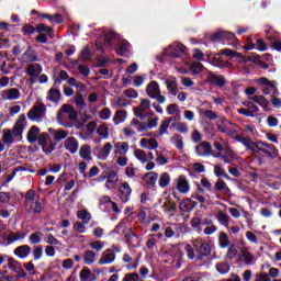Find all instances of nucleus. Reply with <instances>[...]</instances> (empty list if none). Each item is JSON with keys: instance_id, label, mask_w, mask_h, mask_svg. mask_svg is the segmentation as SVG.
I'll use <instances>...</instances> for the list:
<instances>
[{"instance_id": "338daca9", "label": "nucleus", "mask_w": 281, "mask_h": 281, "mask_svg": "<svg viewBox=\"0 0 281 281\" xmlns=\"http://www.w3.org/2000/svg\"><path fill=\"white\" fill-rule=\"evenodd\" d=\"M214 188H215V190H217V192L224 191V192H226V194L231 192L229 187H227V183L221 179L215 182Z\"/></svg>"}, {"instance_id": "412c9836", "label": "nucleus", "mask_w": 281, "mask_h": 281, "mask_svg": "<svg viewBox=\"0 0 281 281\" xmlns=\"http://www.w3.org/2000/svg\"><path fill=\"white\" fill-rule=\"evenodd\" d=\"M119 192H121V201L123 203H128L131 199V193L133 192V190L131 189V184H128V182L122 183L119 188Z\"/></svg>"}, {"instance_id": "dca6fc26", "label": "nucleus", "mask_w": 281, "mask_h": 281, "mask_svg": "<svg viewBox=\"0 0 281 281\" xmlns=\"http://www.w3.org/2000/svg\"><path fill=\"white\" fill-rule=\"evenodd\" d=\"M257 82L261 86V90L265 95H269L271 91L276 89V82L269 81L267 78H259Z\"/></svg>"}, {"instance_id": "1a4fd4ad", "label": "nucleus", "mask_w": 281, "mask_h": 281, "mask_svg": "<svg viewBox=\"0 0 281 281\" xmlns=\"http://www.w3.org/2000/svg\"><path fill=\"white\" fill-rule=\"evenodd\" d=\"M149 117L146 122H139V133H144L146 131H151V128H157V125L159 124V117L155 116L154 112H150Z\"/></svg>"}, {"instance_id": "72a5a7b5", "label": "nucleus", "mask_w": 281, "mask_h": 281, "mask_svg": "<svg viewBox=\"0 0 281 281\" xmlns=\"http://www.w3.org/2000/svg\"><path fill=\"white\" fill-rule=\"evenodd\" d=\"M161 209L164 210V212H175L177 210V204L175 203V201H172V198L168 195L165 199Z\"/></svg>"}, {"instance_id": "864d4df0", "label": "nucleus", "mask_w": 281, "mask_h": 281, "mask_svg": "<svg viewBox=\"0 0 281 281\" xmlns=\"http://www.w3.org/2000/svg\"><path fill=\"white\" fill-rule=\"evenodd\" d=\"M156 164H158V166H166L170 164V159L164 155V151L156 150Z\"/></svg>"}, {"instance_id": "58836bf2", "label": "nucleus", "mask_w": 281, "mask_h": 281, "mask_svg": "<svg viewBox=\"0 0 281 281\" xmlns=\"http://www.w3.org/2000/svg\"><path fill=\"white\" fill-rule=\"evenodd\" d=\"M170 181H171V178H170V173L168 172H162L158 177L159 188H162V189L168 188L170 186Z\"/></svg>"}, {"instance_id": "6ab92c4d", "label": "nucleus", "mask_w": 281, "mask_h": 281, "mask_svg": "<svg viewBox=\"0 0 281 281\" xmlns=\"http://www.w3.org/2000/svg\"><path fill=\"white\" fill-rule=\"evenodd\" d=\"M92 153H93V149L91 145L83 144L79 149V157L85 161H91L93 159Z\"/></svg>"}, {"instance_id": "c756f323", "label": "nucleus", "mask_w": 281, "mask_h": 281, "mask_svg": "<svg viewBox=\"0 0 281 281\" xmlns=\"http://www.w3.org/2000/svg\"><path fill=\"white\" fill-rule=\"evenodd\" d=\"M130 145L126 142H117L114 144V154L116 156H126L130 150Z\"/></svg>"}, {"instance_id": "f704fd0d", "label": "nucleus", "mask_w": 281, "mask_h": 281, "mask_svg": "<svg viewBox=\"0 0 281 281\" xmlns=\"http://www.w3.org/2000/svg\"><path fill=\"white\" fill-rule=\"evenodd\" d=\"M8 263L7 267L12 271L13 273H16V271H20L21 268L23 267L21 262H19L16 259L12 257H7Z\"/></svg>"}, {"instance_id": "7c9ffc66", "label": "nucleus", "mask_w": 281, "mask_h": 281, "mask_svg": "<svg viewBox=\"0 0 281 281\" xmlns=\"http://www.w3.org/2000/svg\"><path fill=\"white\" fill-rule=\"evenodd\" d=\"M170 144L176 146V148L180 151L183 153V148L186 147V144L183 143V136L179 134H175L170 137Z\"/></svg>"}, {"instance_id": "4be33fe9", "label": "nucleus", "mask_w": 281, "mask_h": 281, "mask_svg": "<svg viewBox=\"0 0 281 281\" xmlns=\"http://www.w3.org/2000/svg\"><path fill=\"white\" fill-rule=\"evenodd\" d=\"M115 252L111 250H105L102 252L101 258L98 261V265H113L115 262Z\"/></svg>"}, {"instance_id": "680f3d73", "label": "nucleus", "mask_w": 281, "mask_h": 281, "mask_svg": "<svg viewBox=\"0 0 281 281\" xmlns=\"http://www.w3.org/2000/svg\"><path fill=\"white\" fill-rule=\"evenodd\" d=\"M83 262L85 265H93L95 262V252L93 250H87L83 254Z\"/></svg>"}, {"instance_id": "603ef678", "label": "nucleus", "mask_w": 281, "mask_h": 281, "mask_svg": "<svg viewBox=\"0 0 281 281\" xmlns=\"http://www.w3.org/2000/svg\"><path fill=\"white\" fill-rule=\"evenodd\" d=\"M218 245L221 249H227V247H229V236H227V233L225 232L220 233Z\"/></svg>"}, {"instance_id": "4d7b16f0", "label": "nucleus", "mask_w": 281, "mask_h": 281, "mask_svg": "<svg viewBox=\"0 0 281 281\" xmlns=\"http://www.w3.org/2000/svg\"><path fill=\"white\" fill-rule=\"evenodd\" d=\"M168 115H176L178 120H181V110H179V105L171 103L167 106Z\"/></svg>"}, {"instance_id": "a18cd8bd", "label": "nucleus", "mask_w": 281, "mask_h": 281, "mask_svg": "<svg viewBox=\"0 0 281 281\" xmlns=\"http://www.w3.org/2000/svg\"><path fill=\"white\" fill-rule=\"evenodd\" d=\"M97 135L101 137V139H109V125L106 123H102L97 127Z\"/></svg>"}, {"instance_id": "3c124183", "label": "nucleus", "mask_w": 281, "mask_h": 281, "mask_svg": "<svg viewBox=\"0 0 281 281\" xmlns=\"http://www.w3.org/2000/svg\"><path fill=\"white\" fill-rule=\"evenodd\" d=\"M150 209H142L140 212L138 213V221H140V223H145L146 225H148V223H150Z\"/></svg>"}, {"instance_id": "e2e57ef3", "label": "nucleus", "mask_w": 281, "mask_h": 281, "mask_svg": "<svg viewBox=\"0 0 281 281\" xmlns=\"http://www.w3.org/2000/svg\"><path fill=\"white\" fill-rule=\"evenodd\" d=\"M243 104L246 106V109H248V112H250L252 117H255L258 111H260V108H258V105L254 104L251 101H245Z\"/></svg>"}, {"instance_id": "9d476101", "label": "nucleus", "mask_w": 281, "mask_h": 281, "mask_svg": "<svg viewBox=\"0 0 281 281\" xmlns=\"http://www.w3.org/2000/svg\"><path fill=\"white\" fill-rule=\"evenodd\" d=\"M215 159H222L224 164H232V161H235V159H238V155H236V151L232 149V147H226L225 154L217 153L213 155Z\"/></svg>"}, {"instance_id": "473e14b6", "label": "nucleus", "mask_w": 281, "mask_h": 281, "mask_svg": "<svg viewBox=\"0 0 281 281\" xmlns=\"http://www.w3.org/2000/svg\"><path fill=\"white\" fill-rule=\"evenodd\" d=\"M79 278L81 281H95L98 280V277L91 272V270L89 268H83L80 273H79Z\"/></svg>"}, {"instance_id": "5701e85b", "label": "nucleus", "mask_w": 281, "mask_h": 281, "mask_svg": "<svg viewBox=\"0 0 281 281\" xmlns=\"http://www.w3.org/2000/svg\"><path fill=\"white\" fill-rule=\"evenodd\" d=\"M13 254H14V256H16L18 258L23 260L32 254V247H30V245L19 246L14 249Z\"/></svg>"}, {"instance_id": "9b49d317", "label": "nucleus", "mask_w": 281, "mask_h": 281, "mask_svg": "<svg viewBox=\"0 0 281 281\" xmlns=\"http://www.w3.org/2000/svg\"><path fill=\"white\" fill-rule=\"evenodd\" d=\"M0 98L4 101L19 100L21 98V90L18 88L4 89L0 92Z\"/></svg>"}, {"instance_id": "cd10ccee", "label": "nucleus", "mask_w": 281, "mask_h": 281, "mask_svg": "<svg viewBox=\"0 0 281 281\" xmlns=\"http://www.w3.org/2000/svg\"><path fill=\"white\" fill-rule=\"evenodd\" d=\"M119 177L115 171H110L108 180L105 181L106 190H115L117 188Z\"/></svg>"}, {"instance_id": "4c0bfd02", "label": "nucleus", "mask_w": 281, "mask_h": 281, "mask_svg": "<svg viewBox=\"0 0 281 281\" xmlns=\"http://www.w3.org/2000/svg\"><path fill=\"white\" fill-rule=\"evenodd\" d=\"M111 150H113V145L111 143H104V145L102 146L100 153H99V157L100 159H109V155H111Z\"/></svg>"}, {"instance_id": "bb28decb", "label": "nucleus", "mask_w": 281, "mask_h": 281, "mask_svg": "<svg viewBox=\"0 0 281 281\" xmlns=\"http://www.w3.org/2000/svg\"><path fill=\"white\" fill-rule=\"evenodd\" d=\"M159 180V173L155 171H149L144 175V181L149 188H155L157 181Z\"/></svg>"}, {"instance_id": "774afa93", "label": "nucleus", "mask_w": 281, "mask_h": 281, "mask_svg": "<svg viewBox=\"0 0 281 281\" xmlns=\"http://www.w3.org/2000/svg\"><path fill=\"white\" fill-rule=\"evenodd\" d=\"M41 238H43V233L34 232L29 236V243L31 245H38V243H41Z\"/></svg>"}, {"instance_id": "393cba45", "label": "nucleus", "mask_w": 281, "mask_h": 281, "mask_svg": "<svg viewBox=\"0 0 281 281\" xmlns=\"http://www.w3.org/2000/svg\"><path fill=\"white\" fill-rule=\"evenodd\" d=\"M206 82H210L211 85H217V87H225V77L209 72Z\"/></svg>"}, {"instance_id": "bf43d9fd", "label": "nucleus", "mask_w": 281, "mask_h": 281, "mask_svg": "<svg viewBox=\"0 0 281 281\" xmlns=\"http://www.w3.org/2000/svg\"><path fill=\"white\" fill-rule=\"evenodd\" d=\"M134 157H136L140 164H148V156H146V151H144V149H135Z\"/></svg>"}, {"instance_id": "2eb2a0df", "label": "nucleus", "mask_w": 281, "mask_h": 281, "mask_svg": "<svg viewBox=\"0 0 281 281\" xmlns=\"http://www.w3.org/2000/svg\"><path fill=\"white\" fill-rule=\"evenodd\" d=\"M24 122H25V114H21L18 117L12 130L14 137H21L23 135V131L25 128Z\"/></svg>"}, {"instance_id": "6e6d98bb", "label": "nucleus", "mask_w": 281, "mask_h": 281, "mask_svg": "<svg viewBox=\"0 0 281 281\" xmlns=\"http://www.w3.org/2000/svg\"><path fill=\"white\" fill-rule=\"evenodd\" d=\"M221 38H234V34L233 33H229L227 31H220V32H216L214 33L212 36H211V40L212 41H218Z\"/></svg>"}, {"instance_id": "20e7f679", "label": "nucleus", "mask_w": 281, "mask_h": 281, "mask_svg": "<svg viewBox=\"0 0 281 281\" xmlns=\"http://www.w3.org/2000/svg\"><path fill=\"white\" fill-rule=\"evenodd\" d=\"M38 145L42 147L43 153L52 155L56 150V144L47 133H42L38 137Z\"/></svg>"}, {"instance_id": "a19ab883", "label": "nucleus", "mask_w": 281, "mask_h": 281, "mask_svg": "<svg viewBox=\"0 0 281 281\" xmlns=\"http://www.w3.org/2000/svg\"><path fill=\"white\" fill-rule=\"evenodd\" d=\"M26 236L27 233L19 231L15 233H10L8 236V240H10V243H16V240H25Z\"/></svg>"}, {"instance_id": "0e129e2a", "label": "nucleus", "mask_w": 281, "mask_h": 281, "mask_svg": "<svg viewBox=\"0 0 281 281\" xmlns=\"http://www.w3.org/2000/svg\"><path fill=\"white\" fill-rule=\"evenodd\" d=\"M77 218H79V221H82V223L89 224V221H91V213H89L87 210L78 211Z\"/></svg>"}, {"instance_id": "5fc2aeb1", "label": "nucleus", "mask_w": 281, "mask_h": 281, "mask_svg": "<svg viewBox=\"0 0 281 281\" xmlns=\"http://www.w3.org/2000/svg\"><path fill=\"white\" fill-rule=\"evenodd\" d=\"M189 69L193 74V76H199V74L205 70V66H203V64L199 61H195L189 66Z\"/></svg>"}, {"instance_id": "39448f33", "label": "nucleus", "mask_w": 281, "mask_h": 281, "mask_svg": "<svg viewBox=\"0 0 281 281\" xmlns=\"http://www.w3.org/2000/svg\"><path fill=\"white\" fill-rule=\"evenodd\" d=\"M150 106H153L150 100L144 98L140 99L139 104L133 108L135 117L138 120H146V114L150 111Z\"/></svg>"}, {"instance_id": "b1692460", "label": "nucleus", "mask_w": 281, "mask_h": 281, "mask_svg": "<svg viewBox=\"0 0 281 281\" xmlns=\"http://www.w3.org/2000/svg\"><path fill=\"white\" fill-rule=\"evenodd\" d=\"M139 145L140 148H146L147 150H156V148H159V143L155 138H142Z\"/></svg>"}, {"instance_id": "0eeeda50", "label": "nucleus", "mask_w": 281, "mask_h": 281, "mask_svg": "<svg viewBox=\"0 0 281 281\" xmlns=\"http://www.w3.org/2000/svg\"><path fill=\"white\" fill-rule=\"evenodd\" d=\"M45 111H47L45 104L37 103L29 111L27 117L32 122H38V120H43V117H45Z\"/></svg>"}, {"instance_id": "c03bdc74", "label": "nucleus", "mask_w": 281, "mask_h": 281, "mask_svg": "<svg viewBox=\"0 0 281 281\" xmlns=\"http://www.w3.org/2000/svg\"><path fill=\"white\" fill-rule=\"evenodd\" d=\"M131 49V43L126 40H122L119 44L116 53L119 56H124Z\"/></svg>"}, {"instance_id": "ddd939ff", "label": "nucleus", "mask_w": 281, "mask_h": 281, "mask_svg": "<svg viewBox=\"0 0 281 281\" xmlns=\"http://www.w3.org/2000/svg\"><path fill=\"white\" fill-rule=\"evenodd\" d=\"M135 128H137L139 133V120L137 119H133L128 125L123 127V134L125 135V137H133L137 135V132L135 131Z\"/></svg>"}, {"instance_id": "8fccbe9b", "label": "nucleus", "mask_w": 281, "mask_h": 281, "mask_svg": "<svg viewBox=\"0 0 281 281\" xmlns=\"http://www.w3.org/2000/svg\"><path fill=\"white\" fill-rule=\"evenodd\" d=\"M194 205H196V203L192 202L191 199H184L180 202V210L182 212H190V210H193Z\"/></svg>"}, {"instance_id": "f257e3e1", "label": "nucleus", "mask_w": 281, "mask_h": 281, "mask_svg": "<svg viewBox=\"0 0 281 281\" xmlns=\"http://www.w3.org/2000/svg\"><path fill=\"white\" fill-rule=\"evenodd\" d=\"M193 248L195 249L198 256L195 257L198 261L205 260L210 254H212V249L210 248V244L203 241V239L198 238L192 241Z\"/></svg>"}, {"instance_id": "a878e982", "label": "nucleus", "mask_w": 281, "mask_h": 281, "mask_svg": "<svg viewBox=\"0 0 281 281\" xmlns=\"http://www.w3.org/2000/svg\"><path fill=\"white\" fill-rule=\"evenodd\" d=\"M239 260L244 262V265H254V262H256V256H254L247 248H241Z\"/></svg>"}, {"instance_id": "6e6552de", "label": "nucleus", "mask_w": 281, "mask_h": 281, "mask_svg": "<svg viewBox=\"0 0 281 281\" xmlns=\"http://www.w3.org/2000/svg\"><path fill=\"white\" fill-rule=\"evenodd\" d=\"M186 46L181 43H173L169 45L167 48H165V56H171L172 58H179L181 54H186Z\"/></svg>"}, {"instance_id": "69168bd1", "label": "nucleus", "mask_w": 281, "mask_h": 281, "mask_svg": "<svg viewBox=\"0 0 281 281\" xmlns=\"http://www.w3.org/2000/svg\"><path fill=\"white\" fill-rule=\"evenodd\" d=\"M215 269L222 274L229 273V263L227 261L217 262Z\"/></svg>"}, {"instance_id": "13d9d810", "label": "nucleus", "mask_w": 281, "mask_h": 281, "mask_svg": "<svg viewBox=\"0 0 281 281\" xmlns=\"http://www.w3.org/2000/svg\"><path fill=\"white\" fill-rule=\"evenodd\" d=\"M214 175L215 177H223L224 179H229V175H227V171H225V168H223V165L221 164L214 165Z\"/></svg>"}, {"instance_id": "e433bc0d", "label": "nucleus", "mask_w": 281, "mask_h": 281, "mask_svg": "<svg viewBox=\"0 0 281 281\" xmlns=\"http://www.w3.org/2000/svg\"><path fill=\"white\" fill-rule=\"evenodd\" d=\"M171 128H175L177 133H182L183 135L188 134V132L190 131V127L186 122H175L171 124Z\"/></svg>"}, {"instance_id": "f8f14e48", "label": "nucleus", "mask_w": 281, "mask_h": 281, "mask_svg": "<svg viewBox=\"0 0 281 281\" xmlns=\"http://www.w3.org/2000/svg\"><path fill=\"white\" fill-rule=\"evenodd\" d=\"M195 153L199 157H210L212 155V144L202 142L195 146Z\"/></svg>"}, {"instance_id": "f3484780", "label": "nucleus", "mask_w": 281, "mask_h": 281, "mask_svg": "<svg viewBox=\"0 0 281 281\" xmlns=\"http://www.w3.org/2000/svg\"><path fill=\"white\" fill-rule=\"evenodd\" d=\"M79 146H80V144L74 136L68 137L64 142V147L66 148V150H68V153H71V155H76V153H78Z\"/></svg>"}, {"instance_id": "ea45409f", "label": "nucleus", "mask_w": 281, "mask_h": 281, "mask_svg": "<svg viewBox=\"0 0 281 281\" xmlns=\"http://www.w3.org/2000/svg\"><path fill=\"white\" fill-rule=\"evenodd\" d=\"M216 218L221 225L224 227H229V221H232V217L227 215L224 211H218Z\"/></svg>"}, {"instance_id": "052dcab7", "label": "nucleus", "mask_w": 281, "mask_h": 281, "mask_svg": "<svg viewBox=\"0 0 281 281\" xmlns=\"http://www.w3.org/2000/svg\"><path fill=\"white\" fill-rule=\"evenodd\" d=\"M262 153H265V155H268L270 159H276V157H278V149L273 145L268 144Z\"/></svg>"}, {"instance_id": "49530a36", "label": "nucleus", "mask_w": 281, "mask_h": 281, "mask_svg": "<svg viewBox=\"0 0 281 281\" xmlns=\"http://www.w3.org/2000/svg\"><path fill=\"white\" fill-rule=\"evenodd\" d=\"M249 100L259 104V106L265 109V111L269 109V101L263 95H255V97H251Z\"/></svg>"}, {"instance_id": "37998d69", "label": "nucleus", "mask_w": 281, "mask_h": 281, "mask_svg": "<svg viewBox=\"0 0 281 281\" xmlns=\"http://www.w3.org/2000/svg\"><path fill=\"white\" fill-rule=\"evenodd\" d=\"M23 63H36L38 60V57L34 54V50L32 48H29L23 55H22Z\"/></svg>"}, {"instance_id": "f03ea898", "label": "nucleus", "mask_w": 281, "mask_h": 281, "mask_svg": "<svg viewBox=\"0 0 281 281\" xmlns=\"http://www.w3.org/2000/svg\"><path fill=\"white\" fill-rule=\"evenodd\" d=\"M65 115H68L70 122H76V120H78V112L74 109L71 104H64L59 109L57 113V122H59V124H63L65 122L67 117Z\"/></svg>"}, {"instance_id": "09e8293b", "label": "nucleus", "mask_w": 281, "mask_h": 281, "mask_svg": "<svg viewBox=\"0 0 281 281\" xmlns=\"http://www.w3.org/2000/svg\"><path fill=\"white\" fill-rule=\"evenodd\" d=\"M166 86H167L168 91H170V93H172V95H177V93H179V86L177 85L176 79H167Z\"/></svg>"}, {"instance_id": "79ce46f5", "label": "nucleus", "mask_w": 281, "mask_h": 281, "mask_svg": "<svg viewBox=\"0 0 281 281\" xmlns=\"http://www.w3.org/2000/svg\"><path fill=\"white\" fill-rule=\"evenodd\" d=\"M14 137L15 136L12 130L7 128L3 131L2 142L3 144H7L8 146H10V144H14Z\"/></svg>"}, {"instance_id": "a211bd4d", "label": "nucleus", "mask_w": 281, "mask_h": 281, "mask_svg": "<svg viewBox=\"0 0 281 281\" xmlns=\"http://www.w3.org/2000/svg\"><path fill=\"white\" fill-rule=\"evenodd\" d=\"M41 134H42L41 128H38V126L36 125L31 126V128L26 134V139L29 144H36V142H38V138L41 137Z\"/></svg>"}, {"instance_id": "4468645a", "label": "nucleus", "mask_w": 281, "mask_h": 281, "mask_svg": "<svg viewBox=\"0 0 281 281\" xmlns=\"http://www.w3.org/2000/svg\"><path fill=\"white\" fill-rule=\"evenodd\" d=\"M176 190L180 192V194H188L190 192V182L186 176H179L176 182Z\"/></svg>"}, {"instance_id": "c9c22d12", "label": "nucleus", "mask_w": 281, "mask_h": 281, "mask_svg": "<svg viewBox=\"0 0 281 281\" xmlns=\"http://www.w3.org/2000/svg\"><path fill=\"white\" fill-rule=\"evenodd\" d=\"M60 90L56 88H50L47 92L46 100H49V102L58 103V100H60Z\"/></svg>"}, {"instance_id": "aec40b11", "label": "nucleus", "mask_w": 281, "mask_h": 281, "mask_svg": "<svg viewBox=\"0 0 281 281\" xmlns=\"http://www.w3.org/2000/svg\"><path fill=\"white\" fill-rule=\"evenodd\" d=\"M26 207L30 213L34 212V214H41L43 210H45V204H43L40 196H37V199L33 202H29V204H26Z\"/></svg>"}, {"instance_id": "c85d7f7f", "label": "nucleus", "mask_w": 281, "mask_h": 281, "mask_svg": "<svg viewBox=\"0 0 281 281\" xmlns=\"http://www.w3.org/2000/svg\"><path fill=\"white\" fill-rule=\"evenodd\" d=\"M48 133L53 135L54 142H63V139H67V136L69 135V132L65 130H55V128H48Z\"/></svg>"}, {"instance_id": "2f4dec72", "label": "nucleus", "mask_w": 281, "mask_h": 281, "mask_svg": "<svg viewBox=\"0 0 281 281\" xmlns=\"http://www.w3.org/2000/svg\"><path fill=\"white\" fill-rule=\"evenodd\" d=\"M127 117H128V112H126V110H119L115 112V114L113 116V122H114L115 126H117L120 124H124V122H126Z\"/></svg>"}, {"instance_id": "7ed1b4c3", "label": "nucleus", "mask_w": 281, "mask_h": 281, "mask_svg": "<svg viewBox=\"0 0 281 281\" xmlns=\"http://www.w3.org/2000/svg\"><path fill=\"white\" fill-rule=\"evenodd\" d=\"M146 93L151 100H157L158 104L166 102V97L161 95V88L157 81H150L146 87Z\"/></svg>"}, {"instance_id": "de8ad7c7", "label": "nucleus", "mask_w": 281, "mask_h": 281, "mask_svg": "<svg viewBox=\"0 0 281 281\" xmlns=\"http://www.w3.org/2000/svg\"><path fill=\"white\" fill-rule=\"evenodd\" d=\"M173 120H175V117H169L165 121H161L160 126L158 128L160 137L162 135H166V133H168V128L170 127V124L172 123Z\"/></svg>"}, {"instance_id": "423d86ee", "label": "nucleus", "mask_w": 281, "mask_h": 281, "mask_svg": "<svg viewBox=\"0 0 281 281\" xmlns=\"http://www.w3.org/2000/svg\"><path fill=\"white\" fill-rule=\"evenodd\" d=\"M26 76H29V82L36 85L38 82V76L43 74V66L41 64H30L26 66Z\"/></svg>"}]
</instances>
